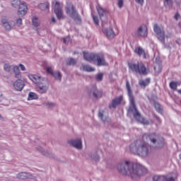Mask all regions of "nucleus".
<instances>
[{"instance_id":"7c9ffc66","label":"nucleus","mask_w":181,"mask_h":181,"mask_svg":"<svg viewBox=\"0 0 181 181\" xmlns=\"http://www.w3.org/2000/svg\"><path fill=\"white\" fill-rule=\"evenodd\" d=\"M177 82L172 81L170 83V88L174 90H177Z\"/></svg>"},{"instance_id":"f704fd0d","label":"nucleus","mask_w":181,"mask_h":181,"mask_svg":"<svg viewBox=\"0 0 181 181\" xmlns=\"http://www.w3.org/2000/svg\"><path fill=\"white\" fill-rule=\"evenodd\" d=\"M93 20L94 21V23L96 25H99V21H98V18L94 15H93Z\"/></svg>"},{"instance_id":"4c0bfd02","label":"nucleus","mask_w":181,"mask_h":181,"mask_svg":"<svg viewBox=\"0 0 181 181\" xmlns=\"http://www.w3.org/2000/svg\"><path fill=\"white\" fill-rule=\"evenodd\" d=\"M103 77V74H98L97 76H96V80H97L98 81H102Z\"/></svg>"},{"instance_id":"c756f323","label":"nucleus","mask_w":181,"mask_h":181,"mask_svg":"<svg viewBox=\"0 0 181 181\" xmlns=\"http://www.w3.org/2000/svg\"><path fill=\"white\" fill-rule=\"evenodd\" d=\"M76 61L72 58H69L66 60V64L68 66H74L76 64Z\"/></svg>"},{"instance_id":"39448f33","label":"nucleus","mask_w":181,"mask_h":181,"mask_svg":"<svg viewBox=\"0 0 181 181\" xmlns=\"http://www.w3.org/2000/svg\"><path fill=\"white\" fill-rule=\"evenodd\" d=\"M83 58L88 62H97V65L98 66H107V63L105 60L104 55L102 53L93 54L88 53L86 52H83Z\"/></svg>"},{"instance_id":"5701e85b","label":"nucleus","mask_w":181,"mask_h":181,"mask_svg":"<svg viewBox=\"0 0 181 181\" xmlns=\"http://www.w3.org/2000/svg\"><path fill=\"white\" fill-rule=\"evenodd\" d=\"M151 82V79L149 78H146V80H140L139 81V85L141 87L145 88L146 86H148Z\"/></svg>"},{"instance_id":"79ce46f5","label":"nucleus","mask_w":181,"mask_h":181,"mask_svg":"<svg viewBox=\"0 0 181 181\" xmlns=\"http://www.w3.org/2000/svg\"><path fill=\"white\" fill-rule=\"evenodd\" d=\"M136 2L142 6L144 3V0H136Z\"/></svg>"},{"instance_id":"ddd939ff","label":"nucleus","mask_w":181,"mask_h":181,"mask_svg":"<svg viewBox=\"0 0 181 181\" xmlns=\"http://www.w3.org/2000/svg\"><path fill=\"white\" fill-rule=\"evenodd\" d=\"M13 87L16 91H22L25 87V83L23 80L18 79L14 82Z\"/></svg>"},{"instance_id":"e433bc0d","label":"nucleus","mask_w":181,"mask_h":181,"mask_svg":"<svg viewBox=\"0 0 181 181\" xmlns=\"http://www.w3.org/2000/svg\"><path fill=\"white\" fill-rule=\"evenodd\" d=\"M63 42L64 44H69V42H71L70 37H66L65 38H64Z\"/></svg>"},{"instance_id":"412c9836","label":"nucleus","mask_w":181,"mask_h":181,"mask_svg":"<svg viewBox=\"0 0 181 181\" xmlns=\"http://www.w3.org/2000/svg\"><path fill=\"white\" fill-rule=\"evenodd\" d=\"M103 33H105V35L107 37V38L109 39H112L114 38L115 36V33L113 32L112 28L110 29H106L103 30Z\"/></svg>"},{"instance_id":"4be33fe9","label":"nucleus","mask_w":181,"mask_h":181,"mask_svg":"<svg viewBox=\"0 0 181 181\" xmlns=\"http://www.w3.org/2000/svg\"><path fill=\"white\" fill-rule=\"evenodd\" d=\"M96 9L98 11V13L100 17V18L104 16L106 13H107V11L105 9H104L103 7H101L99 5H97L96 6Z\"/></svg>"},{"instance_id":"09e8293b","label":"nucleus","mask_w":181,"mask_h":181,"mask_svg":"<svg viewBox=\"0 0 181 181\" xmlns=\"http://www.w3.org/2000/svg\"><path fill=\"white\" fill-rule=\"evenodd\" d=\"M46 8H49V6H47H47H46Z\"/></svg>"},{"instance_id":"6ab92c4d","label":"nucleus","mask_w":181,"mask_h":181,"mask_svg":"<svg viewBox=\"0 0 181 181\" xmlns=\"http://www.w3.org/2000/svg\"><path fill=\"white\" fill-rule=\"evenodd\" d=\"M134 52L137 54L139 57L143 55V57L146 59L148 56V54L141 47H136Z\"/></svg>"},{"instance_id":"bb28decb","label":"nucleus","mask_w":181,"mask_h":181,"mask_svg":"<svg viewBox=\"0 0 181 181\" xmlns=\"http://www.w3.org/2000/svg\"><path fill=\"white\" fill-rule=\"evenodd\" d=\"M11 5L13 8H19L20 6L22 5V1H21V0H13Z\"/></svg>"},{"instance_id":"f03ea898","label":"nucleus","mask_w":181,"mask_h":181,"mask_svg":"<svg viewBox=\"0 0 181 181\" xmlns=\"http://www.w3.org/2000/svg\"><path fill=\"white\" fill-rule=\"evenodd\" d=\"M119 172L123 175L131 176L132 179H137L140 176H144L147 173V169L138 163H132L126 161L124 164H119L118 165Z\"/></svg>"},{"instance_id":"393cba45","label":"nucleus","mask_w":181,"mask_h":181,"mask_svg":"<svg viewBox=\"0 0 181 181\" xmlns=\"http://www.w3.org/2000/svg\"><path fill=\"white\" fill-rule=\"evenodd\" d=\"M32 23L35 28H38V26H40V21H39L37 17L33 16L32 18Z\"/></svg>"},{"instance_id":"9d476101","label":"nucleus","mask_w":181,"mask_h":181,"mask_svg":"<svg viewBox=\"0 0 181 181\" xmlns=\"http://www.w3.org/2000/svg\"><path fill=\"white\" fill-rule=\"evenodd\" d=\"M28 13V4L26 2L22 1L21 5L18 7V16H25Z\"/></svg>"},{"instance_id":"0eeeda50","label":"nucleus","mask_w":181,"mask_h":181,"mask_svg":"<svg viewBox=\"0 0 181 181\" xmlns=\"http://www.w3.org/2000/svg\"><path fill=\"white\" fill-rule=\"evenodd\" d=\"M66 13L76 23H81V18L78 15L75 6L71 3L67 2L65 7Z\"/></svg>"},{"instance_id":"37998d69","label":"nucleus","mask_w":181,"mask_h":181,"mask_svg":"<svg viewBox=\"0 0 181 181\" xmlns=\"http://www.w3.org/2000/svg\"><path fill=\"white\" fill-rule=\"evenodd\" d=\"M180 17V14L178 13H177L174 17V18L177 21L179 19V18Z\"/></svg>"},{"instance_id":"b1692460","label":"nucleus","mask_w":181,"mask_h":181,"mask_svg":"<svg viewBox=\"0 0 181 181\" xmlns=\"http://www.w3.org/2000/svg\"><path fill=\"white\" fill-rule=\"evenodd\" d=\"M13 73H15L16 78H21V71L19 70V66H13Z\"/></svg>"},{"instance_id":"f8f14e48","label":"nucleus","mask_w":181,"mask_h":181,"mask_svg":"<svg viewBox=\"0 0 181 181\" xmlns=\"http://www.w3.org/2000/svg\"><path fill=\"white\" fill-rule=\"evenodd\" d=\"M122 100H123V96L122 95H119V97L114 98L112 100V103L109 105V107L110 109L116 108L117 106L121 105Z\"/></svg>"},{"instance_id":"6e6552de","label":"nucleus","mask_w":181,"mask_h":181,"mask_svg":"<svg viewBox=\"0 0 181 181\" xmlns=\"http://www.w3.org/2000/svg\"><path fill=\"white\" fill-rule=\"evenodd\" d=\"M54 6V11L59 20L64 19L66 16L63 13V5L60 4L58 1H54L52 3Z\"/></svg>"},{"instance_id":"c9c22d12","label":"nucleus","mask_w":181,"mask_h":181,"mask_svg":"<svg viewBox=\"0 0 181 181\" xmlns=\"http://www.w3.org/2000/svg\"><path fill=\"white\" fill-rule=\"evenodd\" d=\"M154 70L157 72H160L161 71V66L159 64H157L154 66Z\"/></svg>"},{"instance_id":"cd10ccee","label":"nucleus","mask_w":181,"mask_h":181,"mask_svg":"<svg viewBox=\"0 0 181 181\" xmlns=\"http://www.w3.org/2000/svg\"><path fill=\"white\" fill-rule=\"evenodd\" d=\"M82 69L83 71H88V72H91V71H95L94 68H92L91 66H90L88 65H83Z\"/></svg>"},{"instance_id":"2eb2a0df","label":"nucleus","mask_w":181,"mask_h":181,"mask_svg":"<svg viewBox=\"0 0 181 181\" xmlns=\"http://www.w3.org/2000/svg\"><path fill=\"white\" fill-rule=\"evenodd\" d=\"M16 177L17 179H21V180H26V179H33V176L25 172L18 173L16 175Z\"/></svg>"},{"instance_id":"473e14b6","label":"nucleus","mask_w":181,"mask_h":181,"mask_svg":"<svg viewBox=\"0 0 181 181\" xmlns=\"http://www.w3.org/2000/svg\"><path fill=\"white\" fill-rule=\"evenodd\" d=\"M38 8L41 9V11H45L46 10V4L45 3H41L39 4Z\"/></svg>"},{"instance_id":"1a4fd4ad","label":"nucleus","mask_w":181,"mask_h":181,"mask_svg":"<svg viewBox=\"0 0 181 181\" xmlns=\"http://www.w3.org/2000/svg\"><path fill=\"white\" fill-rule=\"evenodd\" d=\"M154 32L158 35V39L163 43L165 44V32L157 24L154 25Z\"/></svg>"},{"instance_id":"9b49d317","label":"nucleus","mask_w":181,"mask_h":181,"mask_svg":"<svg viewBox=\"0 0 181 181\" xmlns=\"http://www.w3.org/2000/svg\"><path fill=\"white\" fill-rule=\"evenodd\" d=\"M137 36L141 37H146L148 35V28L146 25H142L139 28L137 33Z\"/></svg>"},{"instance_id":"7ed1b4c3","label":"nucleus","mask_w":181,"mask_h":181,"mask_svg":"<svg viewBox=\"0 0 181 181\" xmlns=\"http://www.w3.org/2000/svg\"><path fill=\"white\" fill-rule=\"evenodd\" d=\"M126 88L127 90L128 95L129 97V103H130L129 110L132 112L134 111V117L138 122H139L140 123L144 125H148L149 122L141 115L140 112L138 111L136 107L134 97L132 94V91L128 81H126Z\"/></svg>"},{"instance_id":"4468645a","label":"nucleus","mask_w":181,"mask_h":181,"mask_svg":"<svg viewBox=\"0 0 181 181\" xmlns=\"http://www.w3.org/2000/svg\"><path fill=\"white\" fill-rule=\"evenodd\" d=\"M47 73L51 74L52 76H54L57 80H62V74H60V71L53 72V69L51 67H47Z\"/></svg>"},{"instance_id":"aec40b11","label":"nucleus","mask_w":181,"mask_h":181,"mask_svg":"<svg viewBox=\"0 0 181 181\" xmlns=\"http://www.w3.org/2000/svg\"><path fill=\"white\" fill-rule=\"evenodd\" d=\"M90 93H93V95L95 98H101L103 95V93L100 90H98L96 88V86H93L91 88Z\"/></svg>"},{"instance_id":"c03bdc74","label":"nucleus","mask_w":181,"mask_h":181,"mask_svg":"<svg viewBox=\"0 0 181 181\" xmlns=\"http://www.w3.org/2000/svg\"><path fill=\"white\" fill-rule=\"evenodd\" d=\"M47 106H48L49 107H54V103H47Z\"/></svg>"},{"instance_id":"2f4dec72","label":"nucleus","mask_w":181,"mask_h":181,"mask_svg":"<svg viewBox=\"0 0 181 181\" xmlns=\"http://www.w3.org/2000/svg\"><path fill=\"white\" fill-rule=\"evenodd\" d=\"M4 69L5 71H11L12 66L11 65H9V64H5L4 66Z\"/></svg>"},{"instance_id":"ea45409f","label":"nucleus","mask_w":181,"mask_h":181,"mask_svg":"<svg viewBox=\"0 0 181 181\" xmlns=\"http://www.w3.org/2000/svg\"><path fill=\"white\" fill-rule=\"evenodd\" d=\"M19 67H21V70H22L23 71H25L26 70V68H25V66H24L23 64H19Z\"/></svg>"},{"instance_id":"72a5a7b5","label":"nucleus","mask_w":181,"mask_h":181,"mask_svg":"<svg viewBox=\"0 0 181 181\" xmlns=\"http://www.w3.org/2000/svg\"><path fill=\"white\" fill-rule=\"evenodd\" d=\"M164 5L165 6H172V5H173L172 0H164Z\"/></svg>"},{"instance_id":"8fccbe9b","label":"nucleus","mask_w":181,"mask_h":181,"mask_svg":"<svg viewBox=\"0 0 181 181\" xmlns=\"http://www.w3.org/2000/svg\"><path fill=\"white\" fill-rule=\"evenodd\" d=\"M77 54V53H76V52H74V54Z\"/></svg>"},{"instance_id":"f3484780","label":"nucleus","mask_w":181,"mask_h":181,"mask_svg":"<svg viewBox=\"0 0 181 181\" xmlns=\"http://www.w3.org/2000/svg\"><path fill=\"white\" fill-rule=\"evenodd\" d=\"M153 181H175L173 177H166L165 176L155 175L153 177Z\"/></svg>"},{"instance_id":"c85d7f7f","label":"nucleus","mask_w":181,"mask_h":181,"mask_svg":"<svg viewBox=\"0 0 181 181\" xmlns=\"http://www.w3.org/2000/svg\"><path fill=\"white\" fill-rule=\"evenodd\" d=\"M154 107H155V108H156V111H157L158 112L162 114V112H163V108H162L161 105H160L159 103H154Z\"/></svg>"},{"instance_id":"20e7f679","label":"nucleus","mask_w":181,"mask_h":181,"mask_svg":"<svg viewBox=\"0 0 181 181\" xmlns=\"http://www.w3.org/2000/svg\"><path fill=\"white\" fill-rule=\"evenodd\" d=\"M129 71L140 75H147L150 72V69L148 66L145 65L141 61L137 62L136 63L134 62H128Z\"/></svg>"},{"instance_id":"de8ad7c7","label":"nucleus","mask_w":181,"mask_h":181,"mask_svg":"<svg viewBox=\"0 0 181 181\" xmlns=\"http://www.w3.org/2000/svg\"><path fill=\"white\" fill-rule=\"evenodd\" d=\"M177 92L181 94V89L178 90Z\"/></svg>"},{"instance_id":"a211bd4d","label":"nucleus","mask_w":181,"mask_h":181,"mask_svg":"<svg viewBox=\"0 0 181 181\" xmlns=\"http://www.w3.org/2000/svg\"><path fill=\"white\" fill-rule=\"evenodd\" d=\"M1 23H3V26L5 28L6 30H11L12 23L8 22V19H6V17L3 16L1 18Z\"/></svg>"},{"instance_id":"a18cd8bd","label":"nucleus","mask_w":181,"mask_h":181,"mask_svg":"<svg viewBox=\"0 0 181 181\" xmlns=\"http://www.w3.org/2000/svg\"><path fill=\"white\" fill-rule=\"evenodd\" d=\"M98 116H99L100 118L102 119L103 117V112H100L99 114H98Z\"/></svg>"},{"instance_id":"dca6fc26","label":"nucleus","mask_w":181,"mask_h":181,"mask_svg":"<svg viewBox=\"0 0 181 181\" xmlns=\"http://www.w3.org/2000/svg\"><path fill=\"white\" fill-rule=\"evenodd\" d=\"M69 144H70L71 146L75 147L77 149H81L82 148V142L81 139H76V140H70L68 141Z\"/></svg>"},{"instance_id":"49530a36","label":"nucleus","mask_w":181,"mask_h":181,"mask_svg":"<svg viewBox=\"0 0 181 181\" xmlns=\"http://www.w3.org/2000/svg\"><path fill=\"white\" fill-rule=\"evenodd\" d=\"M51 22L53 23H56V18H52V20H51Z\"/></svg>"},{"instance_id":"f257e3e1","label":"nucleus","mask_w":181,"mask_h":181,"mask_svg":"<svg viewBox=\"0 0 181 181\" xmlns=\"http://www.w3.org/2000/svg\"><path fill=\"white\" fill-rule=\"evenodd\" d=\"M148 140L153 144L158 142L159 144L158 148L164 146V139L160 135L155 133L144 134L142 136V141H136L130 145L129 149L131 152L142 157L148 156L149 145L146 142Z\"/></svg>"},{"instance_id":"a19ab883","label":"nucleus","mask_w":181,"mask_h":181,"mask_svg":"<svg viewBox=\"0 0 181 181\" xmlns=\"http://www.w3.org/2000/svg\"><path fill=\"white\" fill-rule=\"evenodd\" d=\"M123 6V0H119V2H118V6L119 8H122Z\"/></svg>"},{"instance_id":"a878e982","label":"nucleus","mask_w":181,"mask_h":181,"mask_svg":"<svg viewBox=\"0 0 181 181\" xmlns=\"http://www.w3.org/2000/svg\"><path fill=\"white\" fill-rule=\"evenodd\" d=\"M38 98H39V96L37 95V94L33 92H30L28 94V100L30 101L32 100H37Z\"/></svg>"},{"instance_id":"58836bf2","label":"nucleus","mask_w":181,"mask_h":181,"mask_svg":"<svg viewBox=\"0 0 181 181\" xmlns=\"http://www.w3.org/2000/svg\"><path fill=\"white\" fill-rule=\"evenodd\" d=\"M16 24L18 25V26H21V25H22V18L17 19Z\"/></svg>"},{"instance_id":"3c124183","label":"nucleus","mask_w":181,"mask_h":181,"mask_svg":"<svg viewBox=\"0 0 181 181\" xmlns=\"http://www.w3.org/2000/svg\"><path fill=\"white\" fill-rule=\"evenodd\" d=\"M180 159H181V154L180 155Z\"/></svg>"},{"instance_id":"603ef678","label":"nucleus","mask_w":181,"mask_h":181,"mask_svg":"<svg viewBox=\"0 0 181 181\" xmlns=\"http://www.w3.org/2000/svg\"><path fill=\"white\" fill-rule=\"evenodd\" d=\"M0 118H2V117L1 116V115H0Z\"/></svg>"},{"instance_id":"423d86ee","label":"nucleus","mask_w":181,"mask_h":181,"mask_svg":"<svg viewBox=\"0 0 181 181\" xmlns=\"http://www.w3.org/2000/svg\"><path fill=\"white\" fill-rule=\"evenodd\" d=\"M28 78L30 80H31V81H33V83L36 84V89L38 93L40 94H44V93H46V80H45V78L40 75L33 74L28 75Z\"/></svg>"}]
</instances>
